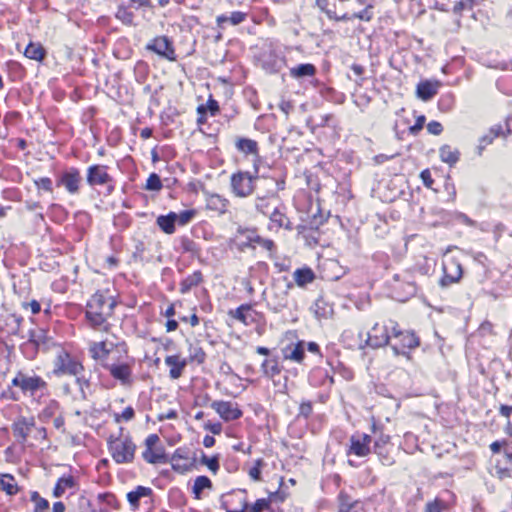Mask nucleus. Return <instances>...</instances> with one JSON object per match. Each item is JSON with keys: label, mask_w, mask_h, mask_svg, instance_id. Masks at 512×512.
I'll list each match as a JSON object with an SVG mask.
<instances>
[{"label": "nucleus", "mask_w": 512, "mask_h": 512, "mask_svg": "<svg viewBox=\"0 0 512 512\" xmlns=\"http://www.w3.org/2000/svg\"><path fill=\"white\" fill-rule=\"evenodd\" d=\"M114 297L107 292L96 291L86 303L85 319L93 329H107V320L114 313Z\"/></svg>", "instance_id": "nucleus-1"}, {"label": "nucleus", "mask_w": 512, "mask_h": 512, "mask_svg": "<svg viewBox=\"0 0 512 512\" xmlns=\"http://www.w3.org/2000/svg\"><path fill=\"white\" fill-rule=\"evenodd\" d=\"M239 251L255 249L256 245L269 252L271 258L276 256L277 245L272 239L263 238L258 234L256 227H238L235 237L231 240Z\"/></svg>", "instance_id": "nucleus-2"}, {"label": "nucleus", "mask_w": 512, "mask_h": 512, "mask_svg": "<svg viewBox=\"0 0 512 512\" xmlns=\"http://www.w3.org/2000/svg\"><path fill=\"white\" fill-rule=\"evenodd\" d=\"M57 346L47 329L37 328L28 331V339L20 345V351L27 360H34L39 351L48 352Z\"/></svg>", "instance_id": "nucleus-3"}, {"label": "nucleus", "mask_w": 512, "mask_h": 512, "mask_svg": "<svg viewBox=\"0 0 512 512\" xmlns=\"http://www.w3.org/2000/svg\"><path fill=\"white\" fill-rule=\"evenodd\" d=\"M395 329L391 330V343L395 355L407 356L409 352L420 345V338L412 330L402 329L398 322L394 321Z\"/></svg>", "instance_id": "nucleus-4"}, {"label": "nucleus", "mask_w": 512, "mask_h": 512, "mask_svg": "<svg viewBox=\"0 0 512 512\" xmlns=\"http://www.w3.org/2000/svg\"><path fill=\"white\" fill-rule=\"evenodd\" d=\"M108 450L112 459L117 464L132 463L135 458L136 445L131 436L123 438L111 435L108 440Z\"/></svg>", "instance_id": "nucleus-5"}, {"label": "nucleus", "mask_w": 512, "mask_h": 512, "mask_svg": "<svg viewBox=\"0 0 512 512\" xmlns=\"http://www.w3.org/2000/svg\"><path fill=\"white\" fill-rule=\"evenodd\" d=\"M109 166L103 164H92L86 169V183L91 187H103L104 195L110 196L116 189V181L109 174Z\"/></svg>", "instance_id": "nucleus-6"}, {"label": "nucleus", "mask_w": 512, "mask_h": 512, "mask_svg": "<svg viewBox=\"0 0 512 512\" xmlns=\"http://www.w3.org/2000/svg\"><path fill=\"white\" fill-rule=\"evenodd\" d=\"M287 173L282 169H272L268 176H259L257 179V188L255 191L267 196L271 200L279 198V192L286 188Z\"/></svg>", "instance_id": "nucleus-7"}, {"label": "nucleus", "mask_w": 512, "mask_h": 512, "mask_svg": "<svg viewBox=\"0 0 512 512\" xmlns=\"http://www.w3.org/2000/svg\"><path fill=\"white\" fill-rule=\"evenodd\" d=\"M255 175L248 171H237L230 177V187L232 193L238 198H247L251 196L257 188V179H259L256 164Z\"/></svg>", "instance_id": "nucleus-8"}, {"label": "nucleus", "mask_w": 512, "mask_h": 512, "mask_svg": "<svg viewBox=\"0 0 512 512\" xmlns=\"http://www.w3.org/2000/svg\"><path fill=\"white\" fill-rule=\"evenodd\" d=\"M372 433L375 436L373 441L372 452L377 455L378 460L385 466H392L395 463L393 456V444L391 436L385 434L382 428L378 427L375 423L372 424Z\"/></svg>", "instance_id": "nucleus-9"}, {"label": "nucleus", "mask_w": 512, "mask_h": 512, "mask_svg": "<svg viewBox=\"0 0 512 512\" xmlns=\"http://www.w3.org/2000/svg\"><path fill=\"white\" fill-rule=\"evenodd\" d=\"M84 371L82 363L65 349H60L53 361L52 373L56 377L63 375L78 376Z\"/></svg>", "instance_id": "nucleus-10"}, {"label": "nucleus", "mask_w": 512, "mask_h": 512, "mask_svg": "<svg viewBox=\"0 0 512 512\" xmlns=\"http://www.w3.org/2000/svg\"><path fill=\"white\" fill-rule=\"evenodd\" d=\"M268 218L267 229L271 232H279L281 229L286 231L294 230V225L288 216V208L284 203L274 206ZM295 229L300 235L305 233L307 227L305 225H297Z\"/></svg>", "instance_id": "nucleus-11"}, {"label": "nucleus", "mask_w": 512, "mask_h": 512, "mask_svg": "<svg viewBox=\"0 0 512 512\" xmlns=\"http://www.w3.org/2000/svg\"><path fill=\"white\" fill-rule=\"evenodd\" d=\"M258 59L262 69L269 74L279 73L286 66L285 56L271 42L263 46Z\"/></svg>", "instance_id": "nucleus-12"}, {"label": "nucleus", "mask_w": 512, "mask_h": 512, "mask_svg": "<svg viewBox=\"0 0 512 512\" xmlns=\"http://www.w3.org/2000/svg\"><path fill=\"white\" fill-rule=\"evenodd\" d=\"M55 184L59 188H64L69 195H78L83 186L80 169L75 166L67 167L57 174Z\"/></svg>", "instance_id": "nucleus-13"}, {"label": "nucleus", "mask_w": 512, "mask_h": 512, "mask_svg": "<svg viewBox=\"0 0 512 512\" xmlns=\"http://www.w3.org/2000/svg\"><path fill=\"white\" fill-rule=\"evenodd\" d=\"M11 385L19 387L24 395L34 396L38 391L48 388L47 382L39 375H28L19 371L12 379Z\"/></svg>", "instance_id": "nucleus-14"}, {"label": "nucleus", "mask_w": 512, "mask_h": 512, "mask_svg": "<svg viewBox=\"0 0 512 512\" xmlns=\"http://www.w3.org/2000/svg\"><path fill=\"white\" fill-rule=\"evenodd\" d=\"M395 329L394 320L389 319L383 323H376L368 332L366 345L373 348L389 346L391 343V330Z\"/></svg>", "instance_id": "nucleus-15"}, {"label": "nucleus", "mask_w": 512, "mask_h": 512, "mask_svg": "<svg viewBox=\"0 0 512 512\" xmlns=\"http://www.w3.org/2000/svg\"><path fill=\"white\" fill-rule=\"evenodd\" d=\"M160 438L157 434H149L145 441V449L142 452V458L149 464H158L166 462L164 447L159 445Z\"/></svg>", "instance_id": "nucleus-16"}, {"label": "nucleus", "mask_w": 512, "mask_h": 512, "mask_svg": "<svg viewBox=\"0 0 512 512\" xmlns=\"http://www.w3.org/2000/svg\"><path fill=\"white\" fill-rule=\"evenodd\" d=\"M133 364L134 360L132 359L130 362L103 363V368L109 371L111 377L122 386L130 387L134 383Z\"/></svg>", "instance_id": "nucleus-17"}, {"label": "nucleus", "mask_w": 512, "mask_h": 512, "mask_svg": "<svg viewBox=\"0 0 512 512\" xmlns=\"http://www.w3.org/2000/svg\"><path fill=\"white\" fill-rule=\"evenodd\" d=\"M349 446L346 449V455L363 458L368 456L371 450L372 436L366 433L356 432L349 438Z\"/></svg>", "instance_id": "nucleus-18"}, {"label": "nucleus", "mask_w": 512, "mask_h": 512, "mask_svg": "<svg viewBox=\"0 0 512 512\" xmlns=\"http://www.w3.org/2000/svg\"><path fill=\"white\" fill-rule=\"evenodd\" d=\"M233 498H236L237 501L240 503L241 508L240 509H230L229 508V501H223L222 505L226 509L227 512H263L265 510L273 512L272 506L270 504V500L267 498H261L257 499L255 503L250 505L247 502L246 496L244 492H240L238 494H235Z\"/></svg>", "instance_id": "nucleus-19"}, {"label": "nucleus", "mask_w": 512, "mask_h": 512, "mask_svg": "<svg viewBox=\"0 0 512 512\" xmlns=\"http://www.w3.org/2000/svg\"><path fill=\"white\" fill-rule=\"evenodd\" d=\"M146 50L152 51L169 61H175L177 59L173 42L165 35L157 36L149 41L146 45Z\"/></svg>", "instance_id": "nucleus-20"}, {"label": "nucleus", "mask_w": 512, "mask_h": 512, "mask_svg": "<svg viewBox=\"0 0 512 512\" xmlns=\"http://www.w3.org/2000/svg\"><path fill=\"white\" fill-rule=\"evenodd\" d=\"M462 275L463 270L459 261L451 259L443 263V276L439 280V285L446 288L452 284L458 283Z\"/></svg>", "instance_id": "nucleus-21"}, {"label": "nucleus", "mask_w": 512, "mask_h": 512, "mask_svg": "<svg viewBox=\"0 0 512 512\" xmlns=\"http://www.w3.org/2000/svg\"><path fill=\"white\" fill-rule=\"evenodd\" d=\"M228 316L248 326L256 323L262 314L254 310L251 304H241L236 309L229 310Z\"/></svg>", "instance_id": "nucleus-22"}, {"label": "nucleus", "mask_w": 512, "mask_h": 512, "mask_svg": "<svg viewBox=\"0 0 512 512\" xmlns=\"http://www.w3.org/2000/svg\"><path fill=\"white\" fill-rule=\"evenodd\" d=\"M211 407L226 422L238 420L243 415L238 404L230 401H214L212 402Z\"/></svg>", "instance_id": "nucleus-23"}, {"label": "nucleus", "mask_w": 512, "mask_h": 512, "mask_svg": "<svg viewBox=\"0 0 512 512\" xmlns=\"http://www.w3.org/2000/svg\"><path fill=\"white\" fill-rule=\"evenodd\" d=\"M36 422L34 417H18L12 424L13 436L20 444H25L32 428H35Z\"/></svg>", "instance_id": "nucleus-24"}, {"label": "nucleus", "mask_w": 512, "mask_h": 512, "mask_svg": "<svg viewBox=\"0 0 512 512\" xmlns=\"http://www.w3.org/2000/svg\"><path fill=\"white\" fill-rule=\"evenodd\" d=\"M194 461L195 459L190 457L188 448L179 447L172 455V468L177 472L184 473L193 467Z\"/></svg>", "instance_id": "nucleus-25"}, {"label": "nucleus", "mask_w": 512, "mask_h": 512, "mask_svg": "<svg viewBox=\"0 0 512 512\" xmlns=\"http://www.w3.org/2000/svg\"><path fill=\"white\" fill-rule=\"evenodd\" d=\"M338 512H361L363 503L353 497L345 490H341L337 496Z\"/></svg>", "instance_id": "nucleus-26"}, {"label": "nucleus", "mask_w": 512, "mask_h": 512, "mask_svg": "<svg viewBox=\"0 0 512 512\" xmlns=\"http://www.w3.org/2000/svg\"><path fill=\"white\" fill-rule=\"evenodd\" d=\"M308 382L313 387H331L334 379L326 368L315 367L308 375Z\"/></svg>", "instance_id": "nucleus-27"}, {"label": "nucleus", "mask_w": 512, "mask_h": 512, "mask_svg": "<svg viewBox=\"0 0 512 512\" xmlns=\"http://www.w3.org/2000/svg\"><path fill=\"white\" fill-rule=\"evenodd\" d=\"M454 500V493L449 490H445L440 496L426 503L424 512H444L449 508L450 501Z\"/></svg>", "instance_id": "nucleus-28"}, {"label": "nucleus", "mask_w": 512, "mask_h": 512, "mask_svg": "<svg viewBox=\"0 0 512 512\" xmlns=\"http://www.w3.org/2000/svg\"><path fill=\"white\" fill-rule=\"evenodd\" d=\"M167 367H169V377L173 380L180 378L183 374L188 362L186 358H182L179 354L168 355L164 360Z\"/></svg>", "instance_id": "nucleus-29"}, {"label": "nucleus", "mask_w": 512, "mask_h": 512, "mask_svg": "<svg viewBox=\"0 0 512 512\" xmlns=\"http://www.w3.org/2000/svg\"><path fill=\"white\" fill-rule=\"evenodd\" d=\"M24 318L17 314H9L4 320L0 327L1 332L7 336H20L21 326Z\"/></svg>", "instance_id": "nucleus-30"}, {"label": "nucleus", "mask_w": 512, "mask_h": 512, "mask_svg": "<svg viewBox=\"0 0 512 512\" xmlns=\"http://www.w3.org/2000/svg\"><path fill=\"white\" fill-rule=\"evenodd\" d=\"M316 7L326 15L329 20L340 22L351 20L348 13L337 15L336 4L330 3V0H315Z\"/></svg>", "instance_id": "nucleus-31"}, {"label": "nucleus", "mask_w": 512, "mask_h": 512, "mask_svg": "<svg viewBox=\"0 0 512 512\" xmlns=\"http://www.w3.org/2000/svg\"><path fill=\"white\" fill-rule=\"evenodd\" d=\"M178 247L176 250L182 254H189L191 257H200L201 248L197 242L186 235L180 236L178 239Z\"/></svg>", "instance_id": "nucleus-32"}, {"label": "nucleus", "mask_w": 512, "mask_h": 512, "mask_svg": "<svg viewBox=\"0 0 512 512\" xmlns=\"http://www.w3.org/2000/svg\"><path fill=\"white\" fill-rule=\"evenodd\" d=\"M439 86L440 83L438 81H421L416 88L417 97L423 101H429L437 94Z\"/></svg>", "instance_id": "nucleus-33"}, {"label": "nucleus", "mask_w": 512, "mask_h": 512, "mask_svg": "<svg viewBox=\"0 0 512 512\" xmlns=\"http://www.w3.org/2000/svg\"><path fill=\"white\" fill-rule=\"evenodd\" d=\"M111 352V349L107 347L106 342H94L89 347L90 356L96 360L102 367L103 363H108L107 359Z\"/></svg>", "instance_id": "nucleus-34"}, {"label": "nucleus", "mask_w": 512, "mask_h": 512, "mask_svg": "<svg viewBox=\"0 0 512 512\" xmlns=\"http://www.w3.org/2000/svg\"><path fill=\"white\" fill-rule=\"evenodd\" d=\"M153 490L150 487L138 485L134 490L127 493V500L133 510L139 508L141 498L151 497Z\"/></svg>", "instance_id": "nucleus-35"}, {"label": "nucleus", "mask_w": 512, "mask_h": 512, "mask_svg": "<svg viewBox=\"0 0 512 512\" xmlns=\"http://www.w3.org/2000/svg\"><path fill=\"white\" fill-rule=\"evenodd\" d=\"M293 278L298 287L304 288L315 280L316 275L312 268L304 266L294 271Z\"/></svg>", "instance_id": "nucleus-36"}, {"label": "nucleus", "mask_w": 512, "mask_h": 512, "mask_svg": "<svg viewBox=\"0 0 512 512\" xmlns=\"http://www.w3.org/2000/svg\"><path fill=\"white\" fill-rule=\"evenodd\" d=\"M203 282L201 270H195L192 274L186 276L179 284L181 294L188 293L192 288L197 287Z\"/></svg>", "instance_id": "nucleus-37"}, {"label": "nucleus", "mask_w": 512, "mask_h": 512, "mask_svg": "<svg viewBox=\"0 0 512 512\" xmlns=\"http://www.w3.org/2000/svg\"><path fill=\"white\" fill-rule=\"evenodd\" d=\"M156 224L165 234H173L176 230V212L170 211L166 215H159Z\"/></svg>", "instance_id": "nucleus-38"}, {"label": "nucleus", "mask_w": 512, "mask_h": 512, "mask_svg": "<svg viewBox=\"0 0 512 512\" xmlns=\"http://www.w3.org/2000/svg\"><path fill=\"white\" fill-rule=\"evenodd\" d=\"M76 486V480L73 475L67 474L61 476L53 489V496L54 497H61L67 489H72Z\"/></svg>", "instance_id": "nucleus-39"}, {"label": "nucleus", "mask_w": 512, "mask_h": 512, "mask_svg": "<svg viewBox=\"0 0 512 512\" xmlns=\"http://www.w3.org/2000/svg\"><path fill=\"white\" fill-rule=\"evenodd\" d=\"M238 151L244 154H251L259 158V147L257 141L249 138H238L235 143Z\"/></svg>", "instance_id": "nucleus-40"}, {"label": "nucleus", "mask_w": 512, "mask_h": 512, "mask_svg": "<svg viewBox=\"0 0 512 512\" xmlns=\"http://www.w3.org/2000/svg\"><path fill=\"white\" fill-rule=\"evenodd\" d=\"M311 309L318 320L328 319L333 314L332 306L322 297L316 299Z\"/></svg>", "instance_id": "nucleus-41"}, {"label": "nucleus", "mask_w": 512, "mask_h": 512, "mask_svg": "<svg viewBox=\"0 0 512 512\" xmlns=\"http://www.w3.org/2000/svg\"><path fill=\"white\" fill-rule=\"evenodd\" d=\"M261 369L266 377L274 378L281 373L282 366L279 363V358L277 356H273L262 362Z\"/></svg>", "instance_id": "nucleus-42"}, {"label": "nucleus", "mask_w": 512, "mask_h": 512, "mask_svg": "<svg viewBox=\"0 0 512 512\" xmlns=\"http://www.w3.org/2000/svg\"><path fill=\"white\" fill-rule=\"evenodd\" d=\"M439 156L442 162L453 166L459 161L460 151L457 148H452L450 145L445 144L440 147Z\"/></svg>", "instance_id": "nucleus-43"}, {"label": "nucleus", "mask_w": 512, "mask_h": 512, "mask_svg": "<svg viewBox=\"0 0 512 512\" xmlns=\"http://www.w3.org/2000/svg\"><path fill=\"white\" fill-rule=\"evenodd\" d=\"M284 358L301 363L305 357L304 343L298 342L294 346H287L283 350Z\"/></svg>", "instance_id": "nucleus-44"}, {"label": "nucleus", "mask_w": 512, "mask_h": 512, "mask_svg": "<svg viewBox=\"0 0 512 512\" xmlns=\"http://www.w3.org/2000/svg\"><path fill=\"white\" fill-rule=\"evenodd\" d=\"M229 206L228 199L219 194H212L207 200V208L216 211L219 214H224Z\"/></svg>", "instance_id": "nucleus-45"}, {"label": "nucleus", "mask_w": 512, "mask_h": 512, "mask_svg": "<svg viewBox=\"0 0 512 512\" xmlns=\"http://www.w3.org/2000/svg\"><path fill=\"white\" fill-rule=\"evenodd\" d=\"M272 201L273 200H271V196L257 193L254 201L255 210L258 213L268 217L273 209Z\"/></svg>", "instance_id": "nucleus-46"}, {"label": "nucleus", "mask_w": 512, "mask_h": 512, "mask_svg": "<svg viewBox=\"0 0 512 512\" xmlns=\"http://www.w3.org/2000/svg\"><path fill=\"white\" fill-rule=\"evenodd\" d=\"M316 67L311 63L299 64L290 69V76L295 79L312 77L316 74Z\"/></svg>", "instance_id": "nucleus-47"}, {"label": "nucleus", "mask_w": 512, "mask_h": 512, "mask_svg": "<svg viewBox=\"0 0 512 512\" xmlns=\"http://www.w3.org/2000/svg\"><path fill=\"white\" fill-rule=\"evenodd\" d=\"M115 18L119 20L123 25L133 26L135 25L134 12L125 4H120L115 12Z\"/></svg>", "instance_id": "nucleus-48"}, {"label": "nucleus", "mask_w": 512, "mask_h": 512, "mask_svg": "<svg viewBox=\"0 0 512 512\" xmlns=\"http://www.w3.org/2000/svg\"><path fill=\"white\" fill-rule=\"evenodd\" d=\"M0 490L5 491L10 496L16 495L19 492V486L15 482L13 475L2 474L0 476Z\"/></svg>", "instance_id": "nucleus-49"}, {"label": "nucleus", "mask_w": 512, "mask_h": 512, "mask_svg": "<svg viewBox=\"0 0 512 512\" xmlns=\"http://www.w3.org/2000/svg\"><path fill=\"white\" fill-rule=\"evenodd\" d=\"M247 14L242 11H233L230 16L221 14L217 16L216 23L218 27L223 28V24L230 22L232 25H238L245 21Z\"/></svg>", "instance_id": "nucleus-50"}, {"label": "nucleus", "mask_w": 512, "mask_h": 512, "mask_svg": "<svg viewBox=\"0 0 512 512\" xmlns=\"http://www.w3.org/2000/svg\"><path fill=\"white\" fill-rule=\"evenodd\" d=\"M24 55L31 60L42 61L46 51L40 43L30 42L25 48Z\"/></svg>", "instance_id": "nucleus-51"}, {"label": "nucleus", "mask_w": 512, "mask_h": 512, "mask_svg": "<svg viewBox=\"0 0 512 512\" xmlns=\"http://www.w3.org/2000/svg\"><path fill=\"white\" fill-rule=\"evenodd\" d=\"M210 488H212V481L207 476H197L192 488L195 499H200L203 490Z\"/></svg>", "instance_id": "nucleus-52"}, {"label": "nucleus", "mask_w": 512, "mask_h": 512, "mask_svg": "<svg viewBox=\"0 0 512 512\" xmlns=\"http://www.w3.org/2000/svg\"><path fill=\"white\" fill-rule=\"evenodd\" d=\"M30 499L34 503V509L32 512H48V510H49L48 500L41 497L37 491L31 492Z\"/></svg>", "instance_id": "nucleus-53"}, {"label": "nucleus", "mask_w": 512, "mask_h": 512, "mask_svg": "<svg viewBox=\"0 0 512 512\" xmlns=\"http://www.w3.org/2000/svg\"><path fill=\"white\" fill-rule=\"evenodd\" d=\"M219 459H220V456L219 454H215L211 457H208L206 454H202L201 458H200V463L203 464V465H206L207 468L214 474L216 475L220 469V464H219Z\"/></svg>", "instance_id": "nucleus-54"}, {"label": "nucleus", "mask_w": 512, "mask_h": 512, "mask_svg": "<svg viewBox=\"0 0 512 512\" xmlns=\"http://www.w3.org/2000/svg\"><path fill=\"white\" fill-rule=\"evenodd\" d=\"M455 104V98L452 93L443 94L438 100V109L441 112H449Z\"/></svg>", "instance_id": "nucleus-55"}, {"label": "nucleus", "mask_w": 512, "mask_h": 512, "mask_svg": "<svg viewBox=\"0 0 512 512\" xmlns=\"http://www.w3.org/2000/svg\"><path fill=\"white\" fill-rule=\"evenodd\" d=\"M496 86L503 94L512 96V75L500 77L496 82Z\"/></svg>", "instance_id": "nucleus-56"}, {"label": "nucleus", "mask_w": 512, "mask_h": 512, "mask_svg": "<svg viewBox=\"0 0 512 512\" xmlns=\"http://www.w3.org/2000/svg\"><path fill=\"white\" fill-rule=\"evenodd\" d=\"M195 215H196V210L195 209L183 210L180 213H176V222L180 226H185L189 222L192 221V219L195 217Z\"/></svg>", "instance_id": "nucleus-57"}, {"label": "nucleus", "mask_w": 512, "mask_h": 512, "mask_svg": "<svg viewBox=\"0 0 512 512\" xmlns=\"http://www.w3.org/2000/svg\"><path fill=\"white\" fill-rule=\"evenodd\" d=\"M313 412V404L310 400H303L298 409L297 419H309Z\"/></svg>", "instance_id": "nucleus-58"}, {"label": "nucleus", "mask_w": 512, "mask_h": 512, "mask_svg": "<svg viewBox=\"0 0 512 512\" xmlns=\"http://www.w3.org/2000/svg\"><path fill=\"white\" fill-rule=\"evenodd\" d=\"M162 181L158 174L151 173L146 181L145 189L148 191H159L162 189Z\"/></svg>", "instance_id": "nucleus-59"}, {"label": "nucleus", "mask_w": 512, "mask_h": 512, "mask_svg": "<svg viewBox=\"0 0 512 512\" xmlns=\"http://www.w3.org/2000/svg\"><path fill=\"white\" fill-rule=\"evenodd\" d=\"M265 465V462L262 458H258L254 461L253 466L249 469L248 474L250 478L254 481L261 480V469Z\"/></svg>", "instance_id": "nucleus-60"}, {"label": "nucleus", "mask_w": 512, "mask_h": 512, "mask_svg": "<svg viewBox=\"0 0 512 512\" xmlns=\"http://www.w3.org/2000/svg\"><path fill=\"white\" fill-rule=\"evenodd\" d=\"M373 7H374V5H365L363 10H361L359 12H355L349 16L352 17L351 19H359L362 21L369 22L373 19V12H372Z\"/></svg>", "instance_id": "nucleus-61"}, {"label": "nucleus", "mask_w": 512, "mask_h": 512, "mask_svg": "<svg viewBox=\"0 0 512 512\" xmlns=\"http://www.w3.org/2000/svg\"><path fill=\"white\" fill-rule=\"evenodd\" d=\"M135 417V411L132 406H127L121 414H114V421L116 423H120L122 421L128 422L131 421Z\"/></svg>", "instance_id": "nucleus-62"}, {"label": "nucleus", "mask_w": 512, "mask_h": 512, "mask_svg": "<svg viewBox=\"0 0 512 512\" xmlns=\"http://www.w3.org/2000/svg\"><path fill=\"white\" fill-rule=\"evenodd\" d=\"M34 184L38 189H42L46 192H53V182L49 177H41L34 180Z\"/></svg>", "instance_id": "nucleus-63"}, {"label": "nucleus", "mask_w": 512, "mask_h": 512, "mask_svg": "<svg viewBox=\"0 0 512 512\" xmlns=\"http://www.w3.org/2000/svg\"><path fill=\"white\" fill-rule=\"evenodd\" d=\"M488 133L494 139L500 136L506 138L511 133V129L507 127L506 131H504L501 124H496L489 129Z\"/></svg>", "instance_id": "nucleus-64"}]
</instances>
